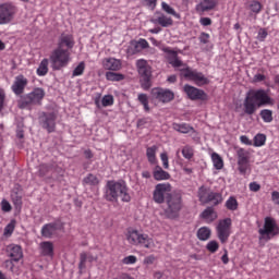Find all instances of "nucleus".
<instances>
[{"label":"nucleus","instance_id":"21","mask_svg":"<svg viewBox=\"0 0 279 279\" xmlns=\"http://www.w3.org/2000/svg\"><path fill=\"white\" fill-rule=\"evenodd\" d=\"M25 86H27V78L21 74L15 77V81L12 85V90L15 95H23Z\"/></svg>","mask_w":279,"mask_h":279},{"label":"nucleus","instance_id":"31","mask_svg":"<svg viewBox=\"0 0 279 279\" xmlns=\"http://www.w3.org/2000/svg\"><path fill=\"white\" fill-rule=\"evenodd\" d=\"M172 128L175 130V132H180L181 134H189V132H193V126L186 123H173Z\"/></svg>","mask_w":279,"mask_h":279},{"label":"nucleus","instance_id":"24","mask_svg":"<svg viewBox=\"0 0 279 279\" xmlns=\"http://www.w3.org/2000/svg\"><path fill=\"white\" fill-rule=\"evenodd\" d=\"M217 8V0H201L196 5L197 12H208Z\"/></svg>","mask_w":279,"mask_h":279},{"label":"nucleus","instance_id":"37","mask_svg":"<svg viewBox=\"0 0 279 279\" xmlns=\"http://www.w3.org/2000/svg\"><path fill=\"white\" fill-rule=\"evenodd\" d=\"M106 77L109 82H121V80H124L123 74L116 72H107Z\"/></svg>","mask_w":279,"mask_h":279},{"label":"nucleus","instance_id":"58","mask_svg":"<svg viewBox=\"0 0 279 279\" xmlns=\"http://www.w3.org/2000/svg\"><path fill=\"white\" fill-rule=\"evenodd\" d=\"M3 104H5V92L0 89V112L3 110Z\"/></svg>","mask_w":279,"mask_h":279},{"label":"nucleus","instance_id":"47","mask_svg":"<svg viewBox=\"0 0 279 279\" xmlns=\"http://www.w3.org/2000/svg\"><path fill=\"white\" fill-rule=\"evenodd\" d=\"M211 215H215V209L213 207H207L202 214V219H209Z\"/></svg>","mask_w":279,"mask_h":279},{"label":"nucleus","instance_id":"17","mask_svg":"<svg viewBox=\"0 0 279 279\" xmlns=\"http://www.w3.org/2000/svg\"><path fill=\"white\" fill-rule=\"evenodd\" d=\"M150 95L153 99H157L158 101H161L162 104H169V101H173L174 94L173 92L169 89H162L160 87H155L151 89Z\"/></svg>","mask_w":279,"mask_h":279},{"label":"nucleus","instance_id":"11","mask_svg":"<svg viewBox=\"0 0 279 279\" xmlns=\"http://www.w3.org/2000/svg\"><path fill=\"white\" fill-rule=\"evenodd\" d=\"M43 99H45V89L37 87L28 95L21 98V100L19 101V108L23 110L27 108V106H32V104H40Z\"/></svg>","mask_w":279,"mask_h":279},{"label":"nucleus","instance_id":"48","mask_svg":"<svg viewBox=\"0 0 279 279\" xmlns=\"http://www.w3.org/2000/svg\"><path fill=\"white\" fill-rule=\"evenodd\" d=\"M122 263L124 265H134V263H136V256L134 255H130L123 258Z\"/></svg>","mask_w":279,"mask_h":279},{"label":"nucleus","instance_id":"5","mask_svg":"<svg viewBox=\"0 0 279 279\" xmlns=\"http://www.w3.org/2000/svg\"><path fill=\"white\" fill-rule=\"evenodd\" d=\"M136 69L140 75L141 87L144 90H149L151 88V65L147 60L140 59L136 61Z\"/></svg>","mask_w":279,"mask_h":279},{"label":"nucleus","instance_id":"9","mask_svg":"<svg viewBox=\"0 0 279 279\" xmlns=\"http://www.w3.org/2000/svg\"><path fill=\"white\" fill-rule=\"evenodd\" d=\"M49 173H51L50 178L52 180H60L64 175V170L56 162L40 163L38 168L39 178H45Z\"/></svg>","mask_w":279,"mask_h":279},{"label":"nucleus","instance_id":"30","mask_svg":"<svg viewBox=\"0 0 279 279\" xmlns=\"http://www.w3.org/2000/svg\"><path fill=\"white\" fill-rule=\"evenodd\" d=\"M83 184L84 186H98L99 184V178L93 173H88L84 179H83Z\"/></svg>","mask_w":279,"mask_h":279},{"label":"nucleus","instance_id":"36","mask_svg":"<svg viewBox=\"0 0 279 279\" xmlns=\"http://www.w3.org/2000/svg\"><path fill=\"white\" fill-rule=\"evenodd\" d=\"M227 210H239V202L234 196H230L229 199L226 202Z\"/></svg>","mask_w":279,"mask_h":279},{"label":"nucleus","instance_id":"15","mask_svg":"<svg viewBox=\"0 0 279 279\" xmlns=\"http://www.w3.org/2000/svg\"><path fill=\"white\" fill-rule=\"evenodd\" d=\"M238 156V171L241 175H246L247 171H250V151L245 150V148H239L236 150Z\"/></svg>","mask_w":279,"mask_h":279},{"label":"nucleus","instance_id":"27","mask_svg":"<svg viewBox=\"0 0 279 279\" xmlns=\"http://www.w3.org/2000/svg\"><path fill=\"white\" fill-rule=\"evenodd\" d=\"M41 256H53V242L45 241L39 244Z\"/></svg>","mask_w":279,"mask_h":279},{"label":"nucleus","instance_id":"4","mask_svg":"<svg viewBox=\"0 0 279 279\" xmlns=\"http://www.w3.org/2000/svg\"><path fill=\"white\" fill-rule=\"evenodd\" d=\"M182 210V194L180 192H172L166 194V208L163 215L167 219H178Z\"/></svg>","mask_w":279,"mask_h":279},{"label":"nucleus","instance_id":"16","mask_svg":"<svg viewBox=\"0 0 279 279\" xmlns=\"http://www.w3.org/2000/svg\"><path fill=\"white\" fill-rule=\"evenodd\" d=\"M16 14V7L12 3L0 4V25L12 23V19Z\"/></svg>","mask_w":279,"mask_h":279},{"label":"nucleus","instance_id":"38","mask_svg":"<svg viewBox=\"0 0 279 279\" xmlns=\"http://www.w3.org/2000/svg\"><path fill=\"white\" fill-rule=\"evenodd\" d=\"M161 9L163 10V12H166L167 14H171L172 16H174L175 19H180V13L175 12V10L173 8H171V5H169L167 2H162L161 3Z\"/></svg>","mask_w":279,"mask_h":279},{"label":"nucleus","instance_id":"22","mask_svg":"<svg viewBox=\"0 0 279 279\" xmlns=\"http://www.w3.org/2000/svg\"><path fill=\"white\" fill-rule=\"evenodd\" d=\"M58 232V223L50 222L41 228V236L45 239H51Z\"/></svg>","mask_w":279,"mask_h":279},{"label":"nucleus","instance_id":"12","mask_svg":"<svg viewBox=\"0 0 279 279\" xmlns=\"http://www.w3.org/2000/svg\"><path fill=\"white\" fill-rule=\"evenodd\" d=\"M216 232L220 243H228V239H230V234H232V218L219 220Z\"/></svg>","mask_w":279,"mask_h":279},{"label":"nucleus","instance_id":"57","mask_svg":"<svg viewBox=\"0 0 279 279\" xmlns=\"http://www.w3.org/2000/svg\"><path fill=\"white\" fill-rule=\"evenodd\" d=\"M144 3L150 8V10H156V3H158V0H144Z\"/></svg>","mask_w":279,"mask_h":279},{"label":"nucleus","instance_id":"13","mask_svg":"<svg viewBox=\"0 0 279 279\" xmlns=\"http://www.w3.org/2000/svg\"><path fill=\"white\" fill-rule=\"evenodd\" d=\"M38 119L39 125H41L44 130H47L49 134L56 132V120L58 119L56 112H41Z\"/></svg>","mask_w":279,"mask_h":279},{"label":"nucleus","instance_id":"45","mask_svg":"<svg viewBox=\"0 0 279 279\" xmlns=\"http://www.w3.org/2000/svg\"><path fill=\"white\" fill-rule=\"evenodd\" d=\"M101 104L104 108H108V106H112V104H114V97H112V95H107L102 98Z\"/></svg>","mask_w":279,"mask_h":279},{"label":"nucleus","instance_id":"34","mask_svg":"<svg viewBox=\"0 0 279 279\" xmlns=\"http://www.w3.org/2000/svg\"><path fill=\"white\" fill-rule=\"evenodd\" d=\"M211 160L215 169H218V170L223 169V159L221 158V156H219V154L213 153Z\"/></svg>","mask_w":279,"mask_h":279},{"label":"nucleus","instance_id":"64","mask_svg":"<svg viewBox=\"0 0 279 279\" xmlns=\"http://www.w3.org/2000/svg\"><path fill=\"white\" fill-rule=\"evenodd\" d=\"M255 82H265L266 76L264 74H256L254 76Z\"/></svg>","mask_w":279,"mask_h":279},{"label":"nucleus","instance_id":"32","mask_svg":"<svg viewBox=\"0 0 279 279\" xmlns=\"http://www.w3.org/2000/svg\"><path fill=\"white\" fill-rule=\"evenodd\" d=\"M210 234L211 231L208 227H202L197 230V239H199V241H208Z\"/></svg>","mask_w":279,"mask_h":279},{"label":"nucleus","instance_id":"55","mask_svg":"<svg viewBox=\"0 0 279 279\" xmlns=\"http://www.w3.org/2000/svg\"><path fill=\"white\" fill-rule=\"evenodd\" d=\"M154 263H156V256L154 255H149L144 259V265H154Z\"/></svg>","mask_w":279,"mask_h":279},{"label":"nucleus","instance_id":"14","mask_svg":"<svg viewBox=\"0 0 279 279\" xmlns=\"http://www.w3.org/2000/svg\"><path fill=\"white\" fill-rule=\"evenodd\" d=\"M171 184L159 183L155 186L153 199L156 204H165L167 202V195H171Z\"/></svg>","mask_w":279,"mask_h":279},{"label":"nucleus","instance_id":"1","mask_svg":"<svg viewBox=\"0 0 279 279\" xmlns=\"http://www.w3.org/2000/svg\"><path fill=\"white\" fill-rule=\"evenodd\" d=\"M75 46L73 36L61 35L58 47L50 53L49 61L52 71H61L71 62V49Z\"/></svg>","mask_w":279,"mask_h":279},{"label":"nucleus","instance_id":"7","mask_svg":"<svg viewBox=\"0 0 279 279\" xmlns=\"http://www.w3.org/2000/svg\"><path fill=\"white\" fill-rule=\"evenodd\" d=\"M180 77H184V80H190L195 83L196 86H206V84H210L208 77H205L204 73L197 72L191 68H183L180 70Z\"/></svg>","mask_w":279,"mask_h":279},{"label":"nucleus","instance_id":"43","mask_svg":"<svg viewBox=\"0 0 279 279\" xmlns=\"http://www.w3.org/2000/svg\"><path fill=\"white\" fill-rule=\"evenodd\" d=\"M183 157L186 158V160H191L194 156L193 147L191 146H184L182 149Z\"/></svg>","mask_w":279,"mask_h":279},{"label":"nucleus","instance_id":"28","mask_svg":"<svg viewBox=\"0 0 279 279\" xmlns=\"http://www.w3.org/2000/svg\"><path fill=\"white\" fill-rule=\"evenodd\" d=\"M154 178L155 180H169L171 178V174L169 172L162 170L160 166H156L155 171H154Z\"/></svg>","mask_w":279,"mask_h":279},{"label":"nucleus","instance_id":"41","mask_svg":"<svg viewBox=\"0 0 279 279\" xmlns=\"http://www.w3.org/2000/svg\"><path fill=\"white\" fill-rule=\"evenodd\" d=\"M266 141H267V136L265 134L259 133L254 137V146L263 147V145H265Z\"/></svg>","mask_w":279,"mask_h":279},{"label":"nucleus","instance_id":"18","mask_svg":"<svg viewBox=\"0 0 279 279\" xmlns=\"http://www.w3.org/2000/svg\"><path fill=\"white\" fill-rule=\"evenodd\" d=\"M184 93L187 95L189 99H192V101H206V99H208L206 92L191 85L184 86Z\"/></svg>","mask_w":279,"mask_h":279},{"label":"nucleus","instance_id":"53","mask_svg":"<svg viewBox=\"0 0 279 279\" xmlns=\"http://www.w3.org/2000/svg\"><path fill=\"white\" fill-rule=\"evenodd\" d=\"M138 47H140L141 49H147V47H149V44L147 43V40L141 39V40L135 45V49H138Z\"/></svg>","mask_w":279,"mask_h":279},{"label":"nucleus","instance_id":"19","mask_svg":"<svg viewBox=\"0 0 279 279\" xmlns=\"http://www.w3.org/2000/svg\"><path fill=\"white\" fill-rule=\"evenodd\" d=\"M163 53H167V60L173 69H179V66H184V62L180 60V57H178V51L172 50L169 47H166L162 49Z\"/></svg>","mask_w":279,"mask_h":279},{"label":"nucleus","instance_id":"6","mask_svg":"<svg viewBox=\"0 0 279 279\" xmlns=\"http://www.w3.org/2000/svg\"><path fill=\"white\" fill-rule=\"evenodd\" d=\"M259 239L264 241H271L274 236L279 235V227L278 223L276 222V219L271 217H266L265 222H264V228L259 229Z\"/></svg>","mask_w":279,"mask_h":279},{"label":"nucleus","instance_id":"33","mask_svg":"<svg viewBox=\"0 0 279 279\" xmlns=\"http://www.w3.org/2000/svg\"><path fill=\"white\" fill-rule=\"evenodd\" d=\"M86 260H89V263H93L95 258L93 256H89L86 253H81L80 254V264H78V269L82 271V269H86Z\"/></svg>","mask_w":279,"mask_h":279},{"label":"nucleus","instance_id":"62","mask_svg":"<svg viewBox=\"0 0 279 279\" xmlns=\"http://www.w3.org/2000/svg\"><path fill=\"white\" fill-rule=\"evenodd\" d=\"M240 141H241V143H243L244 145H252V141H250V138H248L247 136H245V135H242V136L240 137Z\"/></svg>","mask_w":279,"mask_h":279},{"label":"nucleus","instance_id":"42","mask_svg":"<svg viewBox=\"0 0 279 279\" xmlns=\"http://www.w3.org/2000/svg\"><path fill=\"white\" fill-rule=\"evenodd\" d=\"M206 250L208 252H210L211 254H215V252H217V250H219V242L211 240L207 243L206 245Z\"/></svg>","mask_w":279,"mask_h":279},{"label":"nucleus","instance_id":"63","mask_svg":"<svg viewBox=\"0 0 279 279\" xmlns=\"http://www.w3.org/2000/svg\"><path fill=\"white\" fill-rule=\"evenodd\" d=\"M84 156H85V158H86L87 160H90V158H93L95 155L93 154V150L86 149V150L84 151Z\"/></svg>","mask_w":279,"mask_h":279},{"label":"nucleus","instance_id":"44","mask_svg":"<svg viewBox=\"0 0 279 279\" xmlns=\"http://www.w3.org/2000/svg\"><path fill=\"white\" fill-rule=\"evenodd\" d=\"M250 10L254 12V14H258L260 10H263V4L258 1H253L250 4Z\"/></svg>","mask_w":279,"mask_h":279},{"label":"nucleus","instance_id":"35","mask_svg":"<svg viewBox=\"0 0 279 279\" xmlns=\"http://www.w3.org/2000/svg\"><path fill=\"white\" fill-rule=\"evenodd\" d=\"M265 123H271L274 121V112L269 109H263L259 113Z\"/></svg>","mask_w":279,"mask_h":279},{"label":"nucleus","instance_id":"3","mask_svg":"<svg viewBox=\"0 0 279 279\" xmlns=\"http://www.w3.org/2000/svg\"><path fill=\"white\" fill-rule=\"evenodd\" d=\"M105 190V199L107 202H119V198L122 202H130L131 199L125 181H107Z\"/></svg>","mask_w":279,"mask_h":279},{"label":"nucleus","instance_id":"59","mask_svg":"<svg viewBox=\"0 0 279 279\" xmlns=\"http://www.w3.org/2000/svg\"><path fill=\"white\" fill-rule=\"evenodd\" d=\"M271 199H272L274 204L279 206V192L278 191H274L271 193Z\"/></svg>","mask_w":279,"mask_h":279},{"label":"nucleus","instance_id":"25","mask_svg":"<svg viewBox=\"0 0 279 279\" xmlns=\"http://www.w3.org/2000/svg\"><path fill=\"white\" fill-rule=\"evenodd\" d=\"M223 202V195L218 192H209L206 199L205 204H213V206H219Z\"/></svg>","mask_w":279,"mask_h":279},{"label":"nucleus","instance_id":"52","mask_svg":"<svg viewBox=\"0 0 279 279\" xmlns=\"http://www.w3.org/2000/svg\"><path fill=\"white\" fill-rule=\"evenodd\" d=\"M161 161L163 162V168L169 169V156L167 153L160 155Z\"/></svg>","mask_w":279,"mask_h":279},{"label":"nucleus","instance_id":"50","mask_svg":"<svg viewBox=\"0 0 279 279\" xmlns=\"http://www.w3.org/2000/svg\"><path fill=\"white\" fill-rule=\"evenodd\" d=\"M209 38H210V35L207 33H201V35L198 37L199 43H202L203 45H208Z\"/></svg>","mask_w":279,"mask_h":279},{"label":"nucleus","instance_id":"20","mask_svg":"<svg viewBox=\"0 0 279 279\" xmlns=\"http://www.w3.org/2000/svg\"><path fill=\"white\" fill-rule=\"evenodd\" d=\"M155 25L158 24L161 27H171L173 25V19L167 17L165 13L160 11L155 12V19L150 20Z\"/></svg>","mask_w":279,"mask_h":279},{"label":"nucleus","instance_id":"54","mask_svg":"<svg viewBox=\"0 0 279 279\" xmlns=\"http://www.w3.org/2000/svg\"><path fill=\"white\" fill-rule=\"evenodd\" d=\"M14 232V225L11 222L4 228V236H8Z\"/></svg>","mask_w":279,"mask_h":279},{"label":"nucleus","instance_id":"46","mask_svg":"<svg viewBox=\"0 0 279 279\" xmlns=\"http://www.w3.org/2000/svg\"><path fill=\"white\" fill-rule=\"evenodd\" d=\"M86 68V65L84 64V62H81L73 71V77H77V75H82L84 73V69Z\"/></svg>","mask_w":279,"mask_h":279},{"label":"nucleus","instance_id":"10","mask_svg":"<svg viewBox=\"0 0 279 279\" xmlns=\"http://www.w3.org/2000/svg\"><path fill=\"white\" fill-rule=\"evenodd\" d=\"M126 239L131 245H141V247H146V250L154 245V240L149 235L140 233L137 230L129 231Z\"/></svg>","mask_w":279,"mask_h":279},{"label":"nucleus","instance_id":"29","mask_svg":"<svg viewBox=\"0 0 279 279\" xmlns=\"http://www.w3.org/2000/svg\"><path fill=\"white\" fill-rule=\"evenodd\" d=\"M47 73H49V59H43L37 68V75H39V77H45Z\"/></svg>","mask_w":279,"mask_h":279},{"label":"nucleus","instance_id":"49","mask_svg":"<svg viewBox=\"0 0 279 279\" xmlns=\"http://www.w3.org/2000/svg\"><path fill=\"white\" fill-rule=\"evenodd\" d=\"M1 209L3 210V213H10V210H12V205H10V202L3 199L1 202Z\"/></svg>","mask_w":279,"mask_h":279},{"label":"nucleus","instance_id":"56","mask_svg":"<svg viewBox=\"0 0 279 279\" xmlns=\"http://www.w3.org/2000/svg\"><path fill=\"white\" fill-rule=\"evenodd\" d=\"M250 191H252L253 193H258V191H260V184L256 182L250 183Z\"/></svg>","mask_w":279,"mask_h":279},{"label":"nucleus","instance_id":"51","mask_svg":"<svg viewBox=\"0 0 279 279\" xmlns=\"http://www.w3.org/2000/svg\"><path fill=\"white\" fill-rule=\"evenodd\" d=\"M268 33H267V28H259L258 31V40L263 41L265 40V38H267Z\"/></svg>","mask_w":279,"mask_h":279},{"label":"nucleus","instance_id":"39","mask_svg":"<svg viewBox=\"0 0 279 279\" xmlns=\"http://www.w3.org/2000/svg\"><path fill=\"white\" fill-rule=\"evenodd\" d=\"M156 149H158V147L153 146V147H148L146 150V156L148 158V161L154 165V162H156Z\"/></svg>","mask_w":279,"mask_h":279},{"label":"nucleus","instance_id":"60","mask_svg":"<svg viewBox=\"0 0 279 279\" xmlns=\"http://www.w3.org/2000/svg\"><path fill=\"white\" fill-rule=\"evenodd\" d=\"M201 25L208 27V25H213V20H210V17H203L201 19Z\"/></svg>","mask_w":279,"mask_h":279},{"label":"nucleus","instance_id":"23","mask_svg":"<svg viewBox=\"0 0 279 279\" xmlns=\"http://www.w3.org/2000/svg\"><path fill=\"white\" fill-rule=\"evenodd\" d=\"M8 252L11 260L19 263L23 258V250L19 245H10L8 246Z\"/></svg>","mask_w":279,"mask_h":279},{"label":"nucleus","instance_id":"61","mask_svg":"<svg viewBox=\"0 0 279 279\" xmlns=\"http://www.w3.org/2000/svg\"><path fill=\"white\" fill-rule=\"evenodd\" d=\"M149 123V119L143 118L137 121V128H143V125H147Z\"/></svg>","mask_w":279,"mask_h":279},{"label":"nucleus","instance_id":"26","mask_svg":"<svg viewBox=\"0 0 279 279\" xmlns=\"http://www.w3.org/2000/svg\"><path fill=\"white\" fill-rule=\"evenodd\" d=\"M104 68L107 71H119L121 69V61L114 58L105 59Z\"/></svg>","mask_w":279,"mask_h":279},{"label":"nucleus","instance_id":"40","mask_svg":"<svg viewBox=\"0 0 279 279\" xmlns=\"http://www.w3.org/2000/svg\"><path fill=\"white\" fill-rule=\"evenodd\" d=\"M140 104L144 106V110L146 112H149V98L147 97V94H140L137 97Z\"/></svg>","mask_w":279,"mask_h":279},{"label":"nucleus","instance_id":"8","mask_svg":"<svg viewBox=\"0 0 279 279\" xmlns=\"http://www.w3.org/2000/svg\"><path fill=\"white\" fill-rule=\"evenodd\" d=\"M180 77H184V80H190L195 83L196 86H206V84H210L208 77H205L204 73L197 72L191 68H183L180 70Z\"/></svg>","mask_w":279,"mask_h":279},{"label":"nucleus","instance_id":"2","mask_svg":"<svg viewBox=\"0 0 279 279\" xmlns=\"http://www.w3.org/2000/svg\"><path fill=\"white\" fill-rule=\"evenodd\" d=\"M274 100L267 92L264 89H251L246 93V96L243 101V111L244 114L252 117V114H256L258 108H263V106H272Z\"/></svg>","mask_w":279,"mask_h":279}]
</instances>
